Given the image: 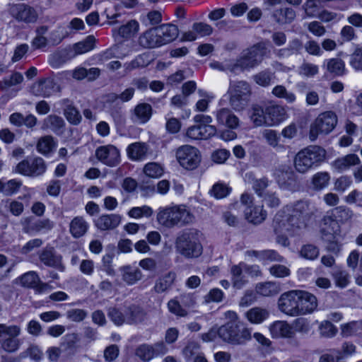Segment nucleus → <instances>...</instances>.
Segmentation results:
<instances>
[{"instance_id": "1", "label": "nucleus", "mask_w": 362, "mask_h": 362, "mask_svg": "<svg viewBox=\"0 0 362 362\" xmlns=\"http://www.w3.org/2000/svg\"><path fill=\"white\" fill-rule=\"evenodd\" d=\"M202 233L196 228H187L180 231L175 240L177 254L187 259H196L203 252Z\"/></svg>"}, {"instance_id": "2", "label": "nucleus", "mask_w": 362, "mask_h": 362, "mask_svg": "<svg viewBox=\"0 0 362 362\" xmlns=\"http://www.w3.org/2000/svg\"><path fill=\"white\" fill-rule=\"evenodd\" d=\"M157 220L162 226L171 228L192 223L194 216L185 205H175L160 209Z\"/></svg>"}, {"instance_id": "3", "label": "nucleus", "mask_w": 362, "mask_h": 362, "mask_svg": "<svg viewBox=\"0 0 362 362\" xmlns=\"http://www.w3.org/2000/svg\"><path fill=\"white\" fill-rule=\"evenodd\" d=\"M268 51L264 42H258L245 50L235 63L228 66L231 73L237 74L239 71L255 68L259 65Z\"/></svg>"}, {"instance_id": "4", "label": "nucleus", "mask_w": 362, "mask_h": 362, "mask_svg": "<svg viewBox=\"0 0 362 362\" xmlns=\"http://www.w3.org/2000/svg\"><path fill=\"white\" fill-rule=\"evenodd\" d=\"M326 157V151L319 146H310L300 151L294 159L296 170L305 173L315 166L319 165Z\"/></svg>"}, {"instance_id": "5", "label": "nucleus", "mask_w": 362, "mask_h": 362, "mask_svg": "<svg viewBox=\"0 0 362 362\" xmlns=\"http://www.w3.org/2000/svg\"><path fill=\"white\" fill-rule=\"evenodd\" d=\"M229 104L236 111L244 110L248 105L252 95V88L245 81H237L230 83L228 91Z\"/></svg>"}, {"instance_id": "6", "label": "nucleus", "mask_w": 362, "mask_h": 362, "mask_svg": "<svg viewBox=\"0 0 362 362\" xmlns=\"http://www.w3.org/2000/svg\"><path fill=\"white\" fill-rule=\"evenodd\" d=\"M218 337L225 342L243 344L251 339V331L247 328L242 330L234 322H229L218 327Z\"/></svg>"}, {"instance_id": "7", "label": "nucleus", "mask_w": 362, "mask_h": 362, "mask_svg": "<svg viewBox=\"0 0 362 362\" xmlns=\"http://www.w3.org/2000/svg\"><path fill=\"white\" fill-rule=\"evenodd\" d=\"M337 124V117L332 111H326L318 115L311 124L309 138L314 141L320 134L330 133Z\"/></svg>"}, {"instance_id": "8", "label": "nucleus", "mask_w": 362, "mask_h": 362, "mask_svg": "<svg viewBox=\"0 0 362 362\" xmlns=\"http://www.w3.org/2000/svg\"><path fill=\"white\" fill-rule=\"evenodd\" d=\"M21 333L19 325L0 324V346L9 353L16 352L20 347L21 340L18 337Z\"/></svg>"}, {"instance_id": "9", "label": "nucleus", "mask_w": 362, "mask_h": 362, "mask_svg": "<svg viewBox=\"0 0 362 362\" xmlns=\"http://www.w3.org/2000/svg\"><path fill=\"white\" fill-rule=\"evenodd\" d=\"M176 158L180 165L187 170L197 168L201 162L199 151L189 145H184L178 148L176 151Z\"/></svg>"}, {"instance_id": "10", "label": "nucleus", "mask_w": 362, "mask_h": 362, "mask_svg": "<svg viewBox=\"0 0 362 362\" xmlns=\"http://www.w3.org/2000/svg\"><path fill=\"white\" fill-rule=\"evenodd\" d=\"M315 208L307 201H298L293 206L291 216L292 225L297 228L306 226L307 221L314 215Z\"/></svg>"}, {"instance_id": "11", "label": "nucleus", "mask_w": 362, "mask_h": 362, "mask_svg": "<svg viewBox=\"0 0 362 362\" xmlns=\"http://www.w3.org/2000/svg\"><path fill=\"white\" fill-rule=\"evenodd\" d=\"M46 169V163L44 159L40 157L24 159L16 167L17 173L28 177L42 175L45 173Z\"/></svg>"}, {"instance_id": "12", "label": "nucleus", "mask_w": 362, "mask_h": 362, "mask_svg": "<svg viewBox=\"0 0 362 362\" xmlns=\"http://www.w3.org/2000/svg\"><path fill=\"white\" fill-rule=\"evenodd\" d=\"M298 290L282 293L278 300V307L281 312L287 315L299 316Z\"/></svg>"}, {"instance_id": "13", "label": "nucleus", "mask_w": 362, "mask_h": 362, "mask_svg": "<svg viewBox=\"0 0 362 362\" xmlns=\"http://www.w3.org/2000/svg\"><path fill=\"white\" fill-rule=\"evenodd\" d=\"M8 12L18 21L26 23H35L38 18L35 9L25 4L9 5Z\"/></svg>"}, {"instance_id": "14", "label": "nucleus", "mask_w": 362, "mask_h": 362, "mask_svg": "<svg viewBox=\"0 0 362 362\" xmlns=\"http://www.w3.org/2000/svg\"><path fill=\"white\" fill-rule=\"evenodd\" d=\"M274 175L276 182L281 189L293 192L299 188L298 176L293 170L278 169Z\"/></svg>"}, {"instance_id": "15", "label": "nucleus", "mask_w": 362, "mask_h": 362, "mask_svg": "<svg viewBox=\"0 0 362 362\" xmlns=\"http://www.w3.org/2000/svg\"><path fill=\"white\" fill-rule=\"evenodd\" d=\"M96 158L106 165L113 167L120 162L119 150L113 145L98 147L95 151Z\"/></svg>"}, {"instance_id": "16", "label": "nucleus", "mask_w": 362, "mask_h": 362, "mask_svg": "<svg viewBox=\"0 0 362 362\" xmlns=\"http://www.w3.org/2000/svg\"><path fill=\"white\" fill-rule=\"evenodd\" d=\"M59 89L57 83L52 78H40L30 87V92L35 96L48 98Z\"/></svg>"}, {"instance_id": "17", "label": "nucleus", "mask_w": 362, "mask_h": 362, "mask_svg": "<svg viewBox=\"0 0 362 362\" xmlns=\"http://www.w3.org/2000/svg\"><path fill=\"white\" fill-rule=\"evenodd\" d=\"M39 259L47 267H53L60 272L65 269L62 261V256L57 254L53 247L47 246L39 253Z\"/></svg>"}, {"instance_id": "18", "label": "nucleus", "mask_w": 362, "mask_h": 362, "mask_svg": "<svg viewBox=\"0 0 362 362\" xmlns=\"http://www.w3.org/2000/svg\"><path fill=\"white\" fill-rule=\"evenodd\" d=\"M298 296L300 298L298 300L299 315L310 314L316 310L318 303L315 296L308 291L298 290Z\"/></svg>"}, {"instance_id": "19", "label": "nucleus", "mask_w": 362, "mask_h": 362, "mask_svg": "<svg viewBox=\"0 0 362 362\" xmlns=\"http://www.w3.org/2000/svg\"><path fill=\"white\" fill-rule=\"evenodd\" d=\"M129 158L134 161H141L152 155L149 146L145 142H134L127 148Z\"/></svg>"}, {"instance_id": "20", "label": "nucleus", "mask_w": 362, "mask_h": 362, "mask_svg": "<svg viewBox=\"0 0 362 362\" xmlns=\"http://www.w3.org/2000/svg\"><path fill=\"white\" fill-rule=\"evenodd\" d=\"M340 232V226L336 219L331 214L323 217L320 224V233L325 240H330L334 238L335 235Z\"/></svg>"}, {"instance_id": "21", "label": "nucleus", "mask_w": 362, "mask_h": 362, "mask_svg": "<svg viewBox=\"0 0 362 362\" xmlns=\"http://www.w3.org/2000/svg\"><path fill=\"white\" fill-rule=\"evenodd\" d=\"M218 124L226 125L230 129H236L239 126L238 117L228 108H221L216 112Z\"/></svg>"}, {"instance_id": "22", "label": "nucleus", "mask_w": 362, "mask_h": 362, "mask_svg": "<svg viewBox=\"0 0 362 362\" xmlns=\"http://www.w3.org/2000/svg\"><path fill=\"white\" fill-rule=\"evenodd\" d=\"M156 28L162 45L173 42L179 35L177 26L171 23L162 24Z\"/></svg>"}, {"instance_id": "23", "label": "nucleus", "mask_w": 362, "mask_h": 362, "mask_svg": "<svg viewBox=\"0 0 362 362\" xmlns=\"http://www.w3.org/2000/svg\"><path fill=\"white\" fill-rule=\"evenodd\" d=\"M121 219L119 214H103L95 221V225L100 230H113L120 224Z\"/></svg>"}, {"instance_id": "24", "label": "nucleus", "mask_w": 362, "mask_h": 362, "mask_svg": "<svg viewBox=\"0 0 362 362\" xmlns=\"http://www.w3.org/2000/svg\"><path fill=\"white\" fill-rule=\"evenodd\" d=\"M265 110L268 127L277 125L285 119L286 110L282 106L272 105Z\"/></svg>"}, {"instance_id": "25", "label": "nucleus", "mask_w": 362, "mask_h": 362, "mask_svg": "<svg viewBox=\"0 0 362 362\" xmlns=\"http://www.w3.org/2000/svg\"><path fill=\"white\" fill-rule=\"evenodd\" d=\"M291 222V216L283 217L281 214H277L273 221V228L275 234L293 233L296 229V226H293Z\"/></svg>"}, {"instance_id": "26", "label": "nucleus", "mask_w": 362, "mask_h": 362, "mask_svg": "<svg viewBox=\"0 0 362 362\" xmlns=\"http://www.w3.org/2000/svg\"><path fill=\"white\" fill-rule=\"evenodd\" d=\"M296 16V11L290 7H282L275 9L272 14V19L281 25L292 23Z\"/></svg>"}, {"instance_id": "27", "label": "nucleus", "mask_w": 362, "mask_h": 362, "mask_svg": "<svg viewBox=\"0 0 362 362\" xmlns=\"http://www.w3.org/2000/svg\"><path fill=\"white\" fill-rule=\"evenodd\" d=\"M153 112L152 107L150 104L142 103L135 106L132 111V120L135 122L144 124L151 117Z\"/></svg>"}, {"instance_id": "28", "label": "nucleus", "mask_w": 362, "mask_h": 362, "mask_svg": "<svg viewBox=\"0 0 362 362\" xmlns=\"http://www.w3.org/2000/svg\"><path fill=\"white\" fill-rule=\"evenodd\" d=\"M139 43L144 48H154L162 46L156 28L144 32L139 37Z\"/></svg>"}, {"instance_id": "29", "label": "nucleus", "mask_w": 362, "mask_h": 362, "mask_svg": "<svg viewBox=\"0 0 362 362\" xmlns=\"http://www.w3.org/2000/svg\"><path fill=\"white\" fill-rule=\"evenodd\" d=\"M360 162L361 160L358 156L351 153L336 159L332 163V166L336 170L343 172L352 166L358 165Z\"/></svg>"}, {"instance_id": "30", "label": "nucleus", "mask_w": 362, "mask_h": 362, "mask_svg": "<svg viewBox=\"0 0 362 362\" xmlns=\"http://www.w3.org/2000/svg\"><path fill=\"white\" fill-rule=\"evenodd\" d=\"M43 128L49 129L57 135H62L65 132V122L59 116L50 115L44 119Z\"/></svg>"}, {"instance_id": "31", "label": "nucleus", "mask_w": 362, "mask_h": 362, "mask_svg": "<svg viewBox=\"0 0 362 362\" xmlns=\"http://www.w3.org/2000/svg\"><path fill=\"white\" fill-rule=\"evenodd\" d=\"M270 332L273 337L291 338L293 336L294 332L292 327L284 321H276L269 327Z\"/></svg>"}, {"instance_id": "32", "label": "nucleus", "mask_w": 362, "mask_h": 362, "mask_svg": "<svg viewBox=\"0 0 362 362\" xmlns=\"http://www.w3.org/2000/svg\"><path fill=\"white\" fill-rule=\"evenodd\" d=\"M61 105L64 107V113L66 119L72 124L76 125L81 121L82 117L79 111L73 105L69 99H63Z\"/></svg>"}, {"instance_id": "33", "label": "nucleus", "mask_w": 362, "mask_h": 362, "mask_svg": "<svg viewBox=\"0 0 362 362\" xmlns=\"http://www.w3.org/2000/svg\"><path fill=\"white\" fill-rule=\"evenodd\" d=\"M88 227V223L83 217L76 216L69 223V232L74 238H79L86 233Z\"/></svg>"}, {"instance_id": "34", "label": "nucleus", "mask_w": 362, "mask_h": 362, "mask_svg": "<svg viewBox=\"0 0 362 362\" xmlns=\"http://www.w3.org/2000/svg\"><path fill=\"white\" fill-rule=\"evenodd\" d=\"M244 213L246 219L254 224L261 223L267 217V211L263 209V206H248Z\"/></svg>"}, {"instance_id": "35", "label": "nucleus", "mask_w": 362, "mask_h": 362, "mask_svg": "<svg viewBox=\"0 0 362 362\" xmlns=\"http://www.w3.org/2000/svg\"><path fill=\"white\" fill-rule=\"evenodd\" d=\"M119 271L122 273V280L128 285L136 284L143 277L142 272L139 268L130 265L122 267Z\"/></svg>"}, {"instance_id": "36", "label": "nucleus", "mask_w": 362, "mask_h": 362, "mask_svg": "<svg viewBox=\"0 0 362 362\" xmlns=\"http://www.w3.org/2000/svg\"><path fill=\"white\" fill-rule=\"evenodd\" d=\"M243 271H245V269L241 265V262L230 267L231 283L233 287L235 289L243 288L247 283L246 277L243 275Z\"/></svg>"}, {"instance_id": "37", "label": "nucleus", "mask_w": 362, "mask_h": 362, "mask_svg": "<svg viewBox=\"0 0 362 362\" xmlns=\"http://www.w3.org/2000/svg\"><path fill=\"white\" fill-rule=\"evenodd\" d=\"M175 279L176 274L173 272H169L156 280L153 286V291L156 293L167 291L173 286Z\"/></svg>"}, {"instance_id": "38", "label": "nucleus", "mask_w": 362, "mask_h": 362, "mask_svg": "<svg viewBox=\"0 0 362 362\" xmlns=\"http://www.w3.org/2000/svg\"><path fill=\"white\" fill-rule=\"evenodd\" d=\"M245 316L252 324H261L269 317V312L261 307H254L248 310Z\"/></svg>"}, {"instance_id": "39", "label": "nucleus", "mask_w": 362, "mask_h": 362, "mask_svg": "<svg viewBox=\"0 0 362 362\" xmlns=\"http://www.w3.org/2000/svg\"><path fill=\"white\" fill-rule=\"evenodd\" d=\"M57 147V141L50 135L40 137L36 144L37 151L42 155H48L52 153Z\"/></svg>"}, {"instance_id": "40", "label": "nucleus", "mask_w": 362, "mask_h": 362, "mask_svg": "<svg viewBox=\"0 0 362 362\" xmlns=\"http://www.w3.org/2000/svg\"><path fill=\"white\" fill-rule=\"evenodd\" d=\"M127 323L134 325L142 322L146 319V313L140 306L130 305L126 312Z\"/></svg>"}, {"instance_id": "41", "label": "nucleus", "mask_w": 362, "mask_h": 362, "mask_svg": "<svg viewBox=\"0 0 362 362\" xmlns=\"http://www.w3.org/2000/svg\"><path fill=\"white\" fill-rule=\"evenodd\" d=\"M330 178V175L327 172H318L314 174L310 180L311 189L316 192L322 191L329 185Z\"/></svg>"}, {"instance_id": "42", "label": "nucleus", "mask_w": 362, "mask_h": 362, "mask_svg": "<svg viewBox=\"0 0 362 362\" xmlns=\"http://www.w3.org/2000/svg\"><path fill=\"white\" fill-rule=\"evenodd\" d=\"M256 292L263 296H271L280 291L279 284L272 281L259 283L255 287Z\"/></svg>"}, {"instance_id": "43", "label": "nucleus", "mask_w": 362, "mask_h": 362, "mask_svg": "<svg viewBox=\"0 0 362 362\" xmlns=\"http://www.w3.org/2000/svg\"><path fill=\"white\" fill-rule=\"evenodd\" d=\"M326 69L329 73L337 76H343L346 73L344 62L339 58L328 59L326 63Z\"/></svg>"}, {"instance_id": "44", "label": "nucleus", "mask_w": 362, "mask_h": 362, "mask_svg": "<svg viewBox=\"0 0 362 362\" xmlns=\"http://www.w3.org/2000/svg\"><path fill=\"white\" fill-rule=\"evenodd\" d=\"M266 110L259 105H254L252 107L250 119L256 127L267 126Z\"/></svg>"}, {"instance_id": "45", "label": "nucleus", "mask_w": 362, "mask_h": 362, "mask_svg": "<svg viewBox=\"0 0 362 362\" xmlns=\"http://www.w3.org/2000/svg\"><path fill=\"white\" fill-rule=\"evenodd\" d=\"M95 38L93 35H88L83 41L78 42L74 45L75 54H81L92 50L94 48Z\"/></svg>"}, {"instance_id": "46", "label": "nucleus", "mask_w": 362, "mask_h": 362, "mask_svg": "<svg viewBox=\"0 0 362 362\" xmlns=\"http://www.w3.org/2000/svg\"><path fill=\"white\" fill-rule=\"evenodd\" d=\"M330 214L338 223L346 222L353 216L352 211L345 206L334 208L330 211Z\"/></svg>"}, {"instance_id": "47", "label": "nucleus", "mask_w": 362, "mask_h": 362, "mask_svg": "<svg viewBox=\"0 0 362 362\" xmlns=\"http://www.w3.org/2000/svg\"><path fill=\"white\" fill-rule=\"evenodd\" d=\"M332 276L334 281L335 285L339 288L346 287L350 282V275L349 272L344 269L337 268L335 269Z\"/></svg>"}, {"instance_id": "48", "label": "nucleus", "mask_w": 362, "mask_h": 362, "mask_svg": "<svg viewBox=\"0 0 362 362\" xmlns=\"http://www.w3.org/2000/svg\"><path fill=\"white\" fill-rule=\"evenodd\" d=\"M20 284L23 287L34 288L40 282V277L37 272H28L18 278Z\"/></svg>"}, {"instance_id": "49", "label": "nucleus", "mask_w": 362, "mask_h": 362, "mask_svg": "<svg viewBox=\"0 0 362 362\" xmlns=\"http://www.w3.org/2000/svg\"><path fill=\"white\" fill-rule=\"evenodd\" d=\"M251 184L252 189L255 191L256 194L259 197H262L267 192L266 189L269 186V180L266 177H262L261 178L252 177Z\"/></svg>"}, {"instance_id": "50", "label": "nucleus", "mask_w": 362, "mask_h": 362, "mask_svg": "<svg viewBox=\"0 0 362 362\" xmlns=\"http://www.w3.org/2000/svg\"><path fill=\"white\" fill-rule=\"evenodd\" d=\"M362 332V320L352 321L341 326V334L344 337H349Z\"/></svg>"}, {"instance_id": "51", "label": "nucleus", "mask_w": 362, "mask_h": 362, "mask_svg": "<svg viewBox=\"0 0 362 362\" xmlns=\"http://www.w3.org/2000/svg\"><path fill=\"white\" fill-rule=\"evenodd\" d=\"M139 30V23L135 20L129 21L127 24L119 27L118 34L122 37H130Z\"/></svg>"}, {"instance_id": "52", "label": "nucleus", "mask_w": 362, "mask_h": 362, "mask_svg": "<svg viewBox=\"0 0 362 362\" xmlns=\"http://www.w3.org/2000/svg\"><path fill=\"white\" fill-rule=\"evenodd\" d=\"M300 255L304 259L315 260L319 257L320 249L315 245L306 244L300 248Z\"/></svg>"}, {"instance_id": "53", "label": "nucleus", "mask_w": 362, "mask_h": 362, "mask_svg": "<svg viewBox=\"0 0 362 362\" xmlns=\"http://www.w3.org/2000/svg\"><path fill=\"white\" fill-rule=\"evenodd\" d=\"M163 166L158 163H148L144 168V173L150 177L158 178L163 174Z\"/></svg>"}, {"instance_id": "54", "label": "nucleus", "mask_w": 362, "mask_h": 362, "mask_svg": "<svg viewBox=\"0 0 362 362\" xmlns=\"http://www.w3.org/2000/svg\"><path fill=\"white\" fill-rule=\"evenodd\" d=\"M107 316L110 320L117 326H121L124 322L127 323V316L124 315L118 308L110 307L107 309Z\"/></svg>"}, {"instance_id": "55", "label": "nucleus", "mask_w": 362, "mask_h": 362, "mask_svg": "<svg viewBox=\"0 0 362 362\" xmlns=\"http://www.w3.org/2000/svg\"><path fill=\"white\" fill-rule=\"evenodd\" d=\"M320 0H306L303 5V9L305 12V17L316 18L320 12V6L318 2Z\"/></svg>"}, {"instance_id": "56", "label": "nucleus", "mask_w": 362, "mask_h": 362, "mask_svg": "<svg viewBox=\"0 0 362 362\" xmlns=\"http://www.w3.org/2000/svg\"><path fill=\"white\" fill-rule=\"evenodd\" d=\"M135 354L144 362H148L154 358L151 345L146 344L139 346L135 350Z\"/></svg>"}, {"instance_id": "57", "label": "nucleus", "mask_w": 362, "mask_h": 362, "mask_svg": "<svg viewBox=\"0 0 362 362\" xmlns=\"http://www.w3.org/2000/svg\"><path fill=\"white\" fill-rule=\"evenodd\" d=\"M5 208L15 216H21L24 211V205L16 199H7L5 202Z\"/></svg>"}, {"instance_id": "58", "label": "nucleus", "mask_w": 362, "mask_h": 362, "mask_svg": "<svg viewBox=\"0 0 362 362\" xmlns=\"http://www.w3.org/2000/svg\"><path fill=\"white\" fill-rule=\"evenodd\" d=\"M23 81V75L19 72H14L8 78H4L0 81V88L7 89L22 83Z\"/></svg>"}, {"instance_id": "59", "label": "nucleus", "mask_w": 362, "mask_h": 362, "mask_svg": "<svg viewBox=\"0 0 362 362\" xmlns=\"http://www.w3.org/2000/svg\"><path fill=\"white\" fill-rule=\"evenodd\" d=\"M128 214L134 218H139L141 217H150L153 214V210L148 206L141 207H133L129 210Z\"/></svg>"}, {"instance_id": "60", "label": "nucleus", "mask_w": 362, "mask_h": 362, "mask_svg": "<svg viewBox=\"0 0 362 362\" xmlns=\"http://www.w3.org/2000/svg\"><path fill=\"white\" fill-rule=\"evenodd\" d=\"M272 77L273 74L271 71L264 70L254 75L253 79L258 85L266 87L270 85Z\"/></svg>"}, {"instance_id": "61", "label": "nucleus", "mask_w": 362, "mask_h": 362, "mask_svg": "<svg viewBox=\"0 0 362 362\" xmlns=\"http://www.w3.org/2000/svg\"><path fill=\"white\" fill-rule=\"evenodd\" d=\"M21 186L22 182L16 179L10 180L6 182H4V194L5 196H11L17 193Z\"/></svg>"}, {"instance_id": "62", "label": "nucleus", "mask_w": 362, "mask_h": 362, "mask_svg": "<svg viewBox=\"0 0 362 362\" xmlns=\"http://www.w3.org/2000/svg\"><path fill=\"white\" fill-rule=\"evenodd\" d=\"M272 93L277 98H284L288 103H293L296 96L293 93L288 92L284 86H276L272 90Z\"/></svg>"}, {"instance_id": "63", "label": "nucleus", "mask_w": 362, "mask_h": 362, "mask_svg": "<svg viewBox=\"0 0 362 362\" xmlns=\"http://www.w3.org/2000/svg\"><path fill=\"white\" fill-rule=\"evenodd\" d=\"M298 73L306 77H313L318 73V66L314 64L304 62L298 67Z\"/></svg>"}, {"instance_id": "64", "label": "nucleus", "mask_w": 362, "mask_h": 362, "mask_svg": "<svg viewBox=\"0 0 362 362\" xmlns=\"http://www.w3.org/2000/svg\"><path fill=\"white\" fill-rule=\"evenodd\" d=\"M350 65L356 71H362V47L356 48L350 55Z\"/></svg>"}]
</instances>
